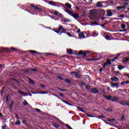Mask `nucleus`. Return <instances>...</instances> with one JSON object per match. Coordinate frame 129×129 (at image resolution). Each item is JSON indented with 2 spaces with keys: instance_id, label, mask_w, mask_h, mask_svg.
Here are the masks:
<instances>
[{
  "instance_id": "1",
  "label": "nucleus",
  "mask_w": 129,
  "mask_h": 129,
  "mask_svg": "<svg viewBox=\"0 0 129 129\" xmlns=\"http://www.w3.org/2000/svg\"><path fill=\"white\" fill-rule=\"evenodd\" d=\"M30 7H31V8H33L34 10H36V11H38V12H39V13H42V12H43V9H42V8H39L38 7V6L36 5H34L31 4Z\"/></svg>"
},
{
  "instance_id": "2",
  "label": "nucleus",
  "mask_w": 129,
  "mask_h": 129,
  "mask_svg": "<svg viewBox=\"0 0 129 129\" xmlns=\"http://www.w3.org/2000/svg\"><path fill=\"white\" fill-rule=\"evenodd\" d=\"M71 75H75V76L77 77V78L80 79L82 78V76L80 74H79V73L76 72H71Z\"/></svg>"
},
{
  "instance_id": "3",
  "label": "nucleus",
  "mask_w": 129,
  "mask_h": 129,
  "mask_svg": "<svg viewBox=\"0 0 129 129\" xmlns=\"http://www.w3.org/2000/svg\"><path fill=\"white\" fill-rule=\"evenodd\" d=\"M87 54H89L87 51H83L81 50L79 52L78 55L79 56H82V57H86V55Z\"/></svg>"
},
{
  "instance_id": "4",
  "label": "nucleus",
  "mask_w": 129,
  "mask_h": 129,
  "mask_svg": "<svg viewBox=\"0 0 129 129\" xmlns=\"http://www.w3.org/2000/svg\"><path fill=\"white\" fill-rule=\"evenodd\" d=\"M111 86L112 87V88H114V87H116V89H118V87L119 86V83H118V82L112 83L111 84Z\"/></svg>"
},
{
  "instance_id": "5",
  "label": "nucleus",
  "mask_w": 129,
  "mask_h": 129,
  "mask_svg": "<svg viewBox=\"0 0 129 129\" xmlns=\"http://www.w3.org/2000/svg\"><path fill=\"white\" fill-rule=\"evenodd\" d=\"M91 91H92V92L94 93V94H96V93H99V91L98 90V89L96 88H92L91 89Z\"/></svg>"
},
{
  "instance_id": "6",
  "label": "nucleus",
  "mask_w": 129,
  "mask_h": 129,
  "mask_svg": "<svg viewBox=\"0 0 129 129\" xmlns=\"http://www.w3.org/2000/svg\"><path fill=\"white\" fill-rule=\"evenodd\" d=\"M72 17H73L75 20H78L79 18V15L77 13L75 14L74 13H73V15H72Z\"/></svg>"
},
{
  "instance_id": "7",
  "label": "nucleus",
  "mask_w": 129,
  "mask_h": 129,
  "mask_svg": "<svg viewBox=\"0 0 129 129\" xmlns=\"http://www.w3.org/2000/svg\"><path fill=\"white\" fill-rule=\"evenodd\" d=\"M65 12L67 13V14H69V15L70 16H72L73 15V12L71 11V10L68 9H66Z\"/></svg>"
},
{
  "instance_id": "8",
  "label": "nucleus",
  "mask_w": 129,
  "mask_h": 129,
  "mask_svg": "<svg viewBox=\"0 0 129 129\" xmlns=\"http://www.w3.org/2000/svg\"><path fill=\"white\" fill-rule=\"evenodd\" d=\"M103 2H99L96 4V6L97 8H102L103 5H102Z\"/></svg>"
},
{
  "instance_id": "9",
  "label": "nucleus",
  "mask_w": 129,
  "mask_h": 129,
  "mask_svg": "<svg viewBox=\"0 0 129 129\" xmlns=\"http://www.w3.org/2000/svg\"><path fill=\"white\" fill-rule=\"evenodd\" d=\"M12 124L13 125H20L21 124V121L18 120L17 122H15L14 123L12 122Z\"/></svg>"
},
{
  "instance_id": "10",
  "label": "nucleus",
  "mask_w": 129,
  "mask_h": 129,
  "mask_svg": "<svg viewBox=\"0 0 129 129\" xmlns=\"http://www.w3.org/2000/svg\"><path fill=\"white\" fill-rule=\"evenodd\" d=\"M126 7L124 5L119 6L116 8L117 11H119V10H122L123 9H126Z\"/></svg>"
},
{
  "instance_id": "11",
  "label": "nucleus",
  "mask_w": 129,
  "mask_h": 129,
  "mask_svg": "<svg viewBox=\"0 0 129 129\" xmlns=\"http://www.w3.org/2000/svg\"><path fill=\"white\" fill-rule=\"evenodd\" d=\"M49 5H51V6H53V7H58V5H54V4H58L57 2H54L53 1H48Z\"/></svg>"
},
{
  "instance_id": "12",
  "label": "nucleus",
  "mask_w": 129,
  "mask_h": 129,
  "mask_svg": "<svg viewBox=\"0 0 129 129\" xmlns=\"http://www.w3.org/2000/svg\"><path fill=\"white\" fill-rule=\"evenodd\" d=\"M104 97L106 98V99H107V100H111V98H112V96L106 95H104Z\"/></svg>"
},
{
  "instance_id": "13",
  "label": "nucleus",
  "mask_w": 129,
  "mask_h": 129,
  "mask_svg": "<svg viewBox=\"0 0 129 129\" xmlns=\"http://www.w3.org/2000/svg\"><path fill=\"white\" fill-rule=\"evenodd\" d=\"M110 80L112 81H115V82H116L118 81V78H117L116 77H114L111 78Z\"/></svg>"
},
{
  "instance_id": "14",
  "label": "nucleus",
  "mask_w": 129,
  "mask_h": 129,
  "mask_svg": "<svg viewBox=\"0 0 129 129\" xmlns=\"http://www.w3.org/2000/svg\"><path fill=\"white\" fill-rule=\"evenodd\" d=\"M107 17H112V12H111L110 10H108L107 12Z\"/></svg>"
},
{
  "instance_id": "15",
  "label": "nucleus",
  "mask_w": 129,
  "mask_h": 129,
  "mask_svg": "<svg viewBox=\"0 0 129 129\" xmlns=\"http://www.w3.org/2000/svg\"><path fill=\"white\" fill-rule=\"evenodd\" d=\"M18 93H20V94H21V95H25V96L28 95V94L27 93L22 92V91H21V90H18Z\"/></svg>"
},
{
  "instance_id": "16",
  "label": "nucleus",
  "mask_w": 129,
  "mask_h": 129,
  "mask_svg": "<svg viewBox=\"0 0 129 129\" xmlns=\"http://www.w3.org/2000/svg\"><path fill=\"white\" fill-rule=\"evenodd\" d=\"M62 29H63V26L61 25L59 27L57 30L55 31V33H57V34H58V33H59V31H62Z\"/></svg>"
},
{
  "instance_id": "17",
  "label": "nucleus",
  "mask_w": 129,
  "mask_h": 129,
  "mask_svg": "<svg viewBox=\"0 0 129 129\" xmlns=\"http://www.w3.org/2000/svg\"><path fill=\"white\" fill-rule=\"evenodd\" d=\"M119 98L117 97H113L112 99H111L112 101L116 102L119 100Z\"/></svg>"
},
{
  "instance_id": "18",
  "label": "nucleus",
  "mask_w": 129,
  "mask_h": 129,
  "mask_svg": "<svg viewBox=\"0 0 129 129\" xmlns=\"http://www.w3.org/2000/svg\"><path fill=\"white\" fill-rule=\"evenodd\" d=\"M67 51L69 55H73V51L72 49H67Z\"/></svg>"
},
{
  "instance_id": "19",
  "label": "nucleus",
  "mask_w": 129,
  "mask_h": 129,
  "mask_svg": "<svg viewBox=\"0 0 129 129\" xmlns=\"http://www.w3.org/2000/svg\"><path fill=\"white\" fill-rule=\"evenodd\" d=\"M102 58V56H100L98 58H93V61H100L101 60V58Z\"/></svg>"
},
{
  "instance_id": "20",
  "label": "nucleus",
  "mask_w": 129,
  "mask_h": 129,
  "mask_svg": "<svg viewBox=\"0 0 129 129\" xmlns=\"http://www.w3.org/2000/svg\"><path fill=\"white\" fill-rule=\"evenodd\" d=\"M58 90H59L61 92H67V91H68V90H65L64 89H62L61 88H57Z\"/></svg>"
},
{
  "instance_id": "21",
  "label": "nucleus",
  "mask_w": 129,
  "mask_h": 129,
  "mask_svg": "<svg viewBox=\"0 0 129 129\" xmlns=\"http://www.w3.org/2000/svg\"><path fill=\"white\" fill-rule=\"evenodd\" d=\"M92 26H100V24L98 22H92L91 23Z\"/></svg>"
},
{
  "instance_id": "22",
  "label": "nucleus",
  "mask_w": 129,
  "mask_h": 129,
  "mask_svg": "<svg viewBox=\"0 0 129 129\" xmlns=\"http://www.w3.org/2000/svg\"><path fill=\"white\" fill-rule=\"evenodd\" d=\"M79 36L81 37V38H84L85 37V35L84 34V33L81 32L79 34Z\"/></svg>"
},
{
  "instance_id": "23",
  "label": "nucleus",
  "mask_w": 129,
  "mask_h": 129,
  "mask_svg": "<svg viewBox=\"0 0 129 129\" xmlns=\"http://www.w3.org/2000/svg\"><path fill=\"white\" fill-rule=\"evenodd\" d=\"M48 91H39V94H48Z\"/></svg>"
},
{
  "instance_id": "24",
  "label": "nucleus",
  "mask_w": 129,
  "mask_h": 129,
  "mask_svg": "<svg viewBox=\"0 0 129 129\" xmlns=\"http://www.w3.org/2000/svg\"><path fill=\"white\" fill-rule=\"evenodd\" d=\"M68 9H71L72 8V6L68 3H67L64 5Z\"/></svg>"
},
{
  "instance_id": "25",
  "label": "nucleus",
  "mask_w": 129,
  "mask_h": 129,
  "mask_svg": "<svg viewBox=\"0 0 129 129\" xmlns=\"http://www.w3.org/2000/svg\"><path fill=\"white\" fill-rule=\"evenodd\" d=\"M52 124L53 125V126H54V127H56V128H58L59 127V124L56 123V122H53L52 123Z\"/></svg>"
},
{
  "instance_id": "26",
  "label": "nucleus",
  "mask_w": 129,
  "mask_h": 129,
  "mask_svg": "<svg viewBox=\"0 0 129 129\" xmlns=\"http://www.w3.org/2000/svg\"><path fill=\"white\" fill-rule=\"evenodd\" d=\"M64 81L66 82V83H68V84H70V83H71L70 80H69L68 78H65Z\"/></svg>"
},
{
  "instance_id": "27",
  "label": "nucleus",
  "mask_w": 129,
  "mask_h": 129,
  "mask_svg": "<svg viewBox=\"0 0 129 129\" xmlns=\"http://www.w3.org/2000/svg\"><path fill=\"white\" fill-rule=\"evenodd\" d=\"M122 61L123 62H127V61H129V58L127 57H124L122 58Z\"/></svg>"
},
{
  "instance_id": "28",
  "label": "nucleus",
  "mask_w": 129,
  "mask_h": 129,
  "mask_svg": "<svg viewBox=\"0 0 129 129\" xmlns=\"http://www.w3.org/2000/svg\"><path fill=\"white\" fill-rule=\"evenodd\" d=\"M77 108L78 109H79V110H80V111H81L82 112H84V110H83V108L80 106H78Z\"/></svg>"
},
{
  "instance_id": "29",
  "label": "nucleus",
  "mask_w": 129,
  "mask_h": 129,
  "mask_svg": "<svg viewBox=\"0 0 129 129\" xmlns=\"http://www.w3.org/2000/svg\"><path fill=\"white\" fill-rule=\"evenodd\" d=\"M14 103H15V101H13L11 102V103H10V104L9 105L10 108H11V109L13 108V105H14Z\"/></svg>"
},
{
  "instance_id": "30",
  "label": "nucleus",
  "mask_w": 129,
  "mask_h": 129,
  "mask_svg": "<svg viewBox=\"0 0 129 129\" xmlns=\"http://www.w3.org/2000/svg\"><path fill=\"white\" fill-rule=\"evenodd\" d=\"M30 53H31V54H33V55H35V54L38 53L39 52L35 51V50H29Z\"/></svg>"
},
{
  "instance_id": "31",
  "label": "nucleus",
  "mask_w": 129,
  "mask_h": 129,
  "mask_svg": "<svg viewBox=\"0 0 129 129\" xmlns=\"http://www.w3.org/2000/svg\"><path fill=\"white\" fill-rule=\"evenodd\" d=\"M61 101H62V102H64V103H66V104H68V105H71V104H70V103L68 102L66 100H61Z\"/></svg>"
},
{
  "instance_id": "32",
  "label": "nucleus",
  "mask_w": 129,
  "mask_h": 129,
  "mask_svg": "<svg viewBox=\"0 0 129 129\" xmlns=\"http://www.w3.org/2000/svg\"><path fill=\"white\" fill-rule=\"evenodd\" d=\"M107 65H111V61H110V59H108L107 60H106V62Z\"/></svg>"
},
{
  "instance_id": "33",
  "label": "nucleus",
  "mask_w": 129,
  "mask_h": 129,
  "mask_svg": "<svg viewBox=\"0 0 129 129\" xmlns=\"http://www.w3.org/2000/svg\"><path fill=\"white\" fill-rule=\"evenodd\" d=\"M118 69H119V70H122V69H124V67L119 65L118 66Z\"/></svg>"
},
{
  "instance_id": "34",
  "label": "nucleus",
  "mask_w": 129,
  "mask_h": 129,
  "mask_svg": "<svg viewBox=\"0 0 129 129\" xmlns=\"http://www.w3.org/2000/svg\"><path fill=\"white\" fill-rule=\"evenodd\" d=\"M108 121H112V122H114L115 121V119L113 118V119H110V118H107Z\"/></svg>"
},
{
  "instance_id": "35",
  "label": "nucleus",
  "mask_w": 129,
  "mask_h": 129,
  "mask_svg": "<svg viewBox=\"0 0 129 129\" xmlns=\"http://www.w3.org/2000/svg\"><path fill=\"white\" fill-rule=\"evenodd\" d=\"M52 118H53V119H55V120H56V121H60V119H59V118H58L56 116H52Z\"/></svg>"
},
{
  "instance_id": "36",
  "label": "nucleus",
  "mask_w": 129,
  "mask_h": 129,
  "mask_svg": "<svg viewBox=\"0 0 129 129\" xmlns=\"http://www.w3.org/2000/svg\"><path fill=\"white\" fill-rule=\"evenodd\" d=\"M106 40H107L108 41H109L110 40V36L107 35L105 36Z\"/></svg>"
},
{
  "instance_id": "37",
  "label": "nucleus",
  "mask_w": 129,
  "mask_h": 129,
  "mask_svg": "<svg viewBox=\"0 0 129 129\" xmlns=\"http://www.w3.org/2000/svg\"><path fill=\"white\" fill-rule=\"evenodd\" d=\"M61 32L62 33H63V34H67V30H66V29H64V28H62L61 29Z\"/></svg>"
},
{
  "instance_id": "38",
  "label": "nucleus",
  "mask_w": 129,
  "mask_h": 129,
  "mask_svg": "<svg viewBox=\"0 0 129 129\" xmlns=\"http://www.w3.org/2000/svg\"><path fill=\"white\" fill-rule=\"evenodd\" d=\"M57 78L59 79V80H64V78L63 77L60 76H57Z\"/></svg>"
},
{
  "instance_id": "39",
  "label": "nucleus",
  "mask_w": 129,
  "mask_h": 129,
  "mask_svg": "<svg viewBox=\"0 0 129 129\" xmlns=\"http://www.w3.org/2000/svg\"><path fill=\"white\" fill-rule=\"evenodd\" d=\"M126 27V25L125 24H121V29H125V27Z\"/></svg>"
},
{
  "instance_id": "40",
  "label": "nucleus",
  "mask_w": 129,
  "mask_h": 129,
  "mask_svg": "<svg viewBox=\"0 0 129 129\" xmlns=\"http://www.w3.org/2000/svg\"><path fill=\"white\" fill-rule=\"evenodd\" d=\"M114 74H117V75L121 76V74L119 72V71L114 72Z\"/></svg>"
},
{
  "instance_id": "41",
  "label": "nucleus",
  "mask_w": 129,
  "mask_h": 129,
  "mask_svg": "<svg viewBox=\"0 0 129 129\" xmlns=\"http://www.w3.org/2000/svg\"><path fill=\"white\" fill-rule=\"evenodd\" d=\"M74 55H77V56H79L78 55L79 53L77 52V51L75 50L74 52H73Z\"/></svg>"
},
{
  "instance_id": "42",
  "label": "nucleus",
  "mask_w": 129,
  "mask_h": 129,
  "mask_svg": "<svg viewBox=\"0 0 129 129\" xmlns=\"http://www.w3.org/2000/svg\"><path fill=\"white\" fill-rule=\"evenodd\" d=\"M10 98V95L6 96V102H9V98Z\"/></svg>"
},
{
  "instance_id": "43",
  "label": "nucleus",
  "mask_w": 129,
  "mask_h": 129,
  "mask_svg": "<svg viewBox=\"0 0 129 129\" xmlns=\"http://www.w3.org/2000/svg\"><path fill=\"white\" fill-rule=\"evenodd\" d=\"M13 89H14V90H18V89H19V88H18L17 87H16V86L13 85L12 86Z\"/></svg>"
},
{
  "instance_id": "44",
  "label": "nucleus",
  "mask_w": 129,
  "mask_h": 129,
  "mask_svg": "<svg viewBox=\"0 0 129 129\" xmlns=\"http://www.w3.org/2000/svg\"><path fill=\"white\" fill-rule=\"evenodd\" d=\"M10 50V52H14V51H16V48L15 47H11Z\"/></svg>"
},
{
  "instance_id": "45",
  "label": "nucleus",
  "mask_w": 129,
  "mask_h": 129,
  "mask_svg": "<svg viewBox=\"0 0 129 129\" xmlns=\"http://www.w3.org/2000/svg\"><path fill=\"white\" fill-rule=\"evenodd\" d=\"M106 111L107 112H108V111H109V112H112L113 111V110L112 109H107V110H106Z\"/></svg>"
},
{
  "instance_id": "46",
  "label": "nucleus",
  "mask_w": 129,
  "mask_h": 129,
  "mask_svg": "<svg viewBox=\"0 0 129 129\" xmlns=\"http://www.w3.org/2000/svg\"><path fill=\"white\" fill-rule=\"evenodd\" d=\"M59 95L61 96V97H65L64 96V94L63 93H58Z\"/></svg>"
},
{
  "instance_id": "47",
  "label": "nucleus",
  "mask_w": 129,
  "mask_h": 129,
  "mask_svg": "<svg viewBox=\"0 0 129 129\" xmlns=\"http://www.w3.org/2000/svg\"><path fill=\"white\" fill-rule=\"evenodd\" d=\"M29 81L31 84H35V82L32 79H29Z\"/></svg>"
},
{
  "instance_id": "48",
  "label": "nucleus",
  "mask_w": 129,
  "mask_h": 129,
  "mask_svg": "<svg viewBox=\"0 0 129 129\" xmlns=\"http://www.w3.org/2000/svg\"><path fill=\"white\" fill-rule=\"evenodd\" d=\"M120 55H121V54L120 53H118L117 54V55L115 57V59H118V57H119V56H120Z\"/></svg>"
},
{
  "instance_id": "49",
  "label": "nucleus",
  "mask_w": 129,
  "mask_h": 129,
  "mask_svg": "<svg viewBox=\"0 0 129 129\" xmlns=\"http://www.w3.org/2000/svg\"><path fill=\"white\" fill-rule=\"evenodd\" d=\"M23 104H24V106H26L27 104H28V102L27 101L25 100L24 102H23Z\"/></svg>"
},
{
  "instance_id": "50",
  "label": "nucleus",
  "mask_w": 129,
  "mask_h": 129,
  "mask_svg": "<svg viewBox=\"0 0 129 129\" xmlns=\"http://www.w3.org/2000/svg\"><path fill=\"white\" fill-rule=\"evenodd\" d=\"M118 18H121L122 19H123V18H124V15L122 14V15H119L118 16Z\"/></svg>"
},
{
  "instance_id": "51",
  "label": "nucleus",
  "mask_w": 129,
  "mask_h": 129,
  "mask_svg": "<svg viewBox=\"0 0 129 129\" xmlns=\"http://www.w3.org/2000/svg\"><path fill=\"white\" fill-rule=\"evenodd\" d=\"M12 79L14 81H16V82H17V83H18V84H20V82H19V81H18V80H17V79H15V78H13Z\"/></svg>"
},
{
  "instance_id": "52",
  "label": "nucleus",
  "mask_w": 129,
  "mask_h": 129,
  "mask_svg": "<svg viewBox=\"0 0 129 129\" xmlns=\"http://www.w3.org/2000/svg\"><path fill=\"white\" fill-rule=\"evenodd\" d=\"M86 89H87V90H89V89H90V86L86 85Z\"/></svg>"
},
{
  "instance_id": "53",
  "label": "nucleus",
  "mask_w": 129,
  "mask_h": 129,
  "mask_svg": "<svg viewBox=\"0 0 129 129\" xmlns=\"http://www.w3.org/2000/svg\"><path fill=\"white\" fill-rule=\"evenodd\" d=\"M81 85H82V86H85V85H86V84L83 82H81Z\"/></svg>"
},
{
  "instance_id": "54",
  "label": "nucleus",
  "mask_w": 129,
  "mask_h": 129,
  "mask_svg": "<svg viewBox=\"0 0 129 129\" xmlns=\"http://www.w3.org/2000/svg\"><path fill=\"white\" fill-rule=\"evenodd\" d=\"M91 16H95V12H93L92 10V11L91 12Z\"/></svg>"
},
{
  "instance_id": "55",
  "label": "nucleus",
  "mask_w": 129,
  "mask_h": 129,
  "mask_svg": "<svg viewBox=\"0 0 129 129\" xmlns=\"http://www.w3.org/2000/svg\"><path fill=\"white\" fill-rule=\"evenodd\" d=\"M67 35L69 36V37H72V34L70 32H67Z\"/></svg>"
},
{
  "instance_id": "56",
  "label": "nucleus",
  "mask_w": 129,
  "mask_h": 129,
  "mask_svg": "<svg viewBox=\"0 0 129 129\" xmlns=\"http://www.w3.org/2000/svg\"><path fill=\"white\" fill-rule=\"evenodd\" d=\"M66 126H67V127H68V128L73 129L72 127H71V126L70 125H68V124H67Z\"/></svg>"
},
{
  "instance_id": "57",
  "label": "nucleus",
  "mask_w": 129,
  "mask_h": 129,
  "mask_svg": "<svg viewBox=\"0 0 129 129\" xmlns=\"http://www.w3.org/2000/svg\"><path fill=\"white\" fill-rule=\"evenodd\" d=\"M107 65V63L106 62H104V64L103 65V68L104 69L105 68V66Z\"/></svg>"
},
{
  "instance_id": "58",
  "label": "nucleus",
  "mask_w": 129,
  "mask_h": 129,
  "mask_svg": "<svg viewBox=\"0 0 129 129\" xmlns=\"http://www.w3.org/2000/svg\"><path fill=\"white\" fill-rule=\"evenodd\" d=\"M54 14L56 16H58L59 15V13L58 12H54Z\"/></svg>"
},
{
  "instance_id": "59",
  "label": "nucleus",
  "mask_w": 129,
  "mask_h": 129,
  "mask_svg": "<svg viewBox=\"0 0 129 129\" xmlns=\"http://www.w3.org/2000/svg\"><path fill=\"white\" fill-rule=\"evenodd\" d=\"M86 115H87V116H88L89 117H93V115H91L89 114H87Z\"/></svg>"
},
{
  "instance_id": "60",
  "label": "nucleus",
  "mask_w": 129,
  "mask_h": 129,
  "mask_svg": "<svg viewBox=\"0 0 129 129\" xmlns=\"http://www.w3.org/2000/svg\"><path fill=\"white\" fill-rule=\"evenodd\" d=\"M48 55H53V54H51L50 53H45V55H44V56H45L46 57Z\"/></svg>"
},
{
  "instance_id": "61",
  "label": "nucleus",
  "mask_w": 129,
  "mask_h": 129,
  "mask_svg": "<svg viewBox=\"0 0 129 129\" xmlns=\"http://www.w3.org/2000/svg\"><path fill=\"white\" fill-rule=\"evenodd\" d=\"M99 117L106 118L105 116H104V115H99Z\"/></svg>"
},
{
  "instance_id": "62",
  "label": "nucleus",
  "mask_w": 129,
  "mask_h": 129,
  "mask_svg": "<svg viewBox=\"0 0 129 129\" xmlns=\"http://www.w3.org/2000/svg\"><path fill=\"white\" fill-rule=\"evenodd\" d=\"M22 123H23V124H27V123H26V120L24 119L22 121Z\"/></svg>"
},
{
  "instance_id": "63",
  "label": "nucleus",
  "mask_w": 129,
  "mask_h": 129,
  "mask_svg": "<svg viewBox=\"0 0 129 129\" xmlns=\"http://www.w3.org/2000/svg\"><path fill=\"white\" fill-rule=\"evenodd\" d=\"M35 110L37 111V112H41V110H40V109H36Z\"/></svg>"
},
{
  "instance_id": "64",
  "label": "nucleus",
  "mask_w": 129,
  "mask_h": 129,
  "mask_svg": "<svg viewBox=\"0 0 129 129\" xmlns=\"http://www.w3.org/2000/svg\"><path fill=\"white\" fill-rule=\"evenodd\" d=\"M6 127H7V125L2 126V129H5Z\"/></svg>"
}]
</instances>
